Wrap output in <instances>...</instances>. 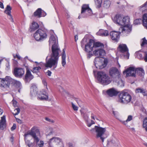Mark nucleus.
<instances>
[{"instance_id":"nucleus-1","label":"nucleus","mask_w":147,"mask_h":147,"mask_svg":"<svg viewBox=\"0 0 147 147\" xmlns=\"http://www.w3.org/2000/svg\"><path fill=\"white\" fill-rule=\"evenodd\" d=\"M49 45H52L51 47L52 53L50 55V58L47 59L48 56L46 59L45 66L47 68L53 67L55 68L57 65L59 57V52L60 49L58 45L57 37L55 35H51L49 40Z\"/></svg>"},{"instance_id":"nucleus-2","label":"nucleus","mask_w":147,"mask_h":147,"mask_svg":"<svg viewBox=\"0 0 147 147\" xmlns=\"http://www.w3.org/2000/svg\"><path fill=\"white\" fill-rule=\"evenodd\" d=\"M98 82L104 85H107L110 83L112 79L104 72L98 71L96 76Z\"/></svg>"},{"instance_id":"nucleus-3","label":"nucleus","mask_w":147,"mask_h":147,"mask_svg":"<svg viewBox=\"0 0 147 147\" xmlns=\"http://www.w3.org/2000/svg\"><path fill=\"white\" fill-rule=\"evenodd\" d=\"M119 102L122 103L127 104L131 99V97L129 93L123 90L119 94Z\"/></svg>"},{"instance_id":"nucleus-4","label":"nucleus","mask_w":147,"mask_h":147,"mask_svg":"<svg viewBox=\"0 0 147 147\" xmlns=\"http://www.w3.org/2000/svg\"><path fill=\"white\" fill-rule=\"evenodd\" d=\"M93 129H95L96 133V136L97 138H100L102 142H104V139L107 137V135L106 132V128H103L97 126H95L94 128Z\"/></svg>"},{"instance_id":"nucleus-5","label":"nucleus","mask_w":147,"mask_h":147,"mask_svg":"<svg viewBox=\"0 0 147 147\" xmlns=\"http://www.w3.org/2000/svg\"><path fill=\"white\" fill-rule=\"evenodd\" d=\"M47 33L46 30L38 29L34 34V36L36 41L42 40L47 38Z\"/></svg>"},{"instance_id":"nucleus-6","label":"nucleus","mask_w":147,"mask_h":147,"mask_svg":"<svg viewBox=\"0 0 147 147\" xmlns=\"http://www.w3.org/2000/svg\"><path fill=\"white\" fill-rule=\"evenodd\" d=\"M108 63L107 59L101 58L99 57H96L94 61V63L96 68L98 69H102L105 67Z\"/></svg>"},{"instance_id":"nucleus-7","label":"nucleus","mask_w":147,"mask_h":147,"mask_svg":"<svg viewBox=\"0 0 147 147\" xmlns=\"http://www.w3.org/2000/svg\"><path fill=\"white\" fill-rule=\"evenodd\" d=\"M92 13V11L89 8L88 5H83L82 6L81 15L78 16V18L80 19L82 17H86L91 14Z\"/></svg>"},{"instance_id":"nucleus-8","label":"nucleus","mask_w":147,"mask_h":147,"mask_svg":"<svg viewBox=\"0 0 147 147\" xmlns=\"http://www.w3.org/2000/svg\"><path fill=\"white\" fill-rule=\"evenodd\" d=\"M136 68L134 67H130L123 72V73L126 74V76H131L136 78Z\"/></svg>"},{"instance_id":"nucleus-9","label":"nucleus","mask_w":147,"mask_h":147,"mask_svg":"<svg viewBox=\"0 0 147 147\" xmlns=\"http://www.w3.org/2000/svg\"><path fill=\"white\" fill-rule=\"evenodd\" d=\"M109 74L110 76L115 78H119L120 77L119 72L117 69L113 67L109 70Z\"/></svg>"},{"instance_id":"nucleus-10","label":"nucleus","mask_w":147,"mask_h":147,"mask_svg":"<svg viewBox=\"0 0 147 147\" xmlns=\"http://www.w3.org/2000/svg\"><path fill=\"white\" fill-rule=\"evenodd\" d=\"M118 49L119 51L122 53H124L126 52L127 53L125 56L127 59L129 58V54L128 52L129 50L126 45L120 44L119 45Z\"/></svg>"},{"instance_id":"nucleus-11","label":"nucleus","mask_w":147,"mask_h":147,"mask_svg":"<svg viewBox=\"0 0 147 147\" xmlns=\"http://www.w3.org/2000/svg\"><path fill=\"white\" fill-rule=\"evenodd\" d=\"M93 40L90 39L88 42L85 45V48L84 50L86 53L91 52L92 51L93 47L92 46L93 45Z\"/></svg>"},{"instance_id":"nucleus-12","label":"nucleus","mask_w":147,"mask_h":147,"mask_svg":"<svg viewBox=\"0 0 147 147\" xmlns=\"http://www.w3.org/2000/svg\"><path fill=\"white\" fill-rule=\"evenodd\" d=\"M24 73V69L18 67L15 68L13 74L17 77H22Z\"/></svg>"},{"instance_id":"nucleus-13","label":"nucleus","mask_w":147,"mask_h":147,"mask_svg":"<svg viewBox=\"0 0 147 147\" xmlns=\"http://www.w3.org/2000/svg\"><path fill=\"white\" fill-rule=\"evenodd\" d=\"M34 78V76L31 74V71L28 69H26V71L24 80L26 83H29Z\"/></svg>"},{"instance_id":"nucleus-14","label":"nucleus","mask_w":147,"mask_h":147,"mask_svg":"<svg viewBox=\"0 0 147 147\" xmlns=\"http://www.w3.org/2000/svg\"><path fill=\"white\" fill-rule=\"evenodd\" d=\"M120 32L115 31H113L110 33L111 39L115 42H117L119 40Z\"/></svg>"},{"instance_id":"nucleus-15","label":"nucleus","mask_w":147,"mask_h":147,"mask_svg":"<svg viewBox=\"0 0 147 147\" xmlns=\"http://www.w3.org/2000/svg\"><path fill=\"white\" fill-rule=\"evenodd\" d=\"M103 48H97L93 51V53L96 56L102 57L105 54V52Z\"/></svg>"},{"instance_id":"nucleus-16","label":"nucleus","mask_w":147,"mask_h":147,"mask_svg":"<svg viewBox=\"0 0 147 147\" xmlns=\"http://www.w3.org/2000/svg\"><path fill=\"white\" fill-rule=\"evenodd\" d=\"M144 71L143 69L141 67L136 68V77L139 79L143 78L144 75Z\"/></svg>"},{"instance_id":"nucleus-17","label":"nucleus","mask_w":147,"mask_h":147,"mask_svg":"<svg viewBox=\"0 0 147 147\" xmlns=\"http://www.w3.org/2000/svg\"><path fill=\"white\" fill-rule=\"evenodd\" d=\"M38 98L41 100H46L48 99V96L47 93L45 90H43L40 92L38 96Z\"/></svg>"},{"instance_id":"nucleus-18","label":"nucleus","mask_w":147,"mask_h":147,"mask_svg":"<svg viewBox=\"0 0 147 147\" xmlns=\"http://www.w3.org/2000/svg\"><path fill=\"white\" fill-rule=\"evenodd\" d=\"M106 93L109 96L112 97L117 96L119 92L115 88H113L107 90Z\"/></svg>"},{"instance_id":"nucleus-19","label":"nucleus","mask_w":147,"mask_h":147,"mask_svg":"<svg viewBox=\"0 0 147 147\" xmlns=\"http://www.w3.org/2000/svg\"><path fill=\"white\" fill-rule=\"evenodd\" d=\"M122 18V16L121 14H117L113 18H112V19L115 23L121 25Z\"/></svg>"},{"instance_id":"nucleus-20","label":"nucleus","mask_w":147,"mask_h":147,"mask_svg":"<svg viewBox=\"0 0 147 147\" xmlns=\"http://www.w3.org/2000/svg\"><path fill=\"white\" fill-rule=\"evenodd\" d=\"M5 80V85L6 87H9L10 84L12 85L13 82L14 81V79H12L9 76H6L5 78H4Z\"/></svg>"},{"instance_id":"nucleus-21","label":"nucleus","mask_w":147,"mask_h":147,"mask_svg":"<svg viewBox=\"0 0 147 147\" xmlns=\"http://www.w3.org/2000/svg\"><path fill=\"white\" fill-rule=\"evenodd\" d=\"M11 7L9 5H7L6 8V9L4 11V12L10 16V20H11L12 22H13L14 20L11 14Z\"/></svg>"},{"instance_id":"nucleus-22","label":"nucleus","mask_w":147,"mask_h":147,"mask_svg":"<svg viewBox=\"0 0 147 147\" xmlns=\"http://www.w3.org/2000/svg\"><path fill=\"white\" fill-rule=\"evenodd\" d=\"M96 34L98 36H106L109 35V32L107 30L100 29L96 33Z\"/></svg>"},{"instance_id":"nucleus-23","label":"nucleus","mask_w":147,"mask_h":147,"mask_svg":"<svg viewBox=\"0 0 147 147\" xmlns=\"http://www.w3.org/2000/svg\"><path fill=\"white\" fill-rule=\"evenodd\" d=\"M131 27L130 26V25H126L122 28L121 32L129 34L131 31Z\"/></svg>"},{"instance_id":"nucleus-24","label":"nucleus","mask_w":147,"mask_h":147,"mask_svg":"<svg viewBox=\"0 0 147 147\" xmlns=\"http://www.w3.org/2000/svg\"><path fill=\"white\" fill-rule=\"evenodd\" d=\"M93 48H104V45L103 44L99 42H95L93 40Z\"/></svg>"},{"instance_id":"nucleus-25","label":"nucleus","mask_w":147,"mask_h":147,"mask_svg":"<svg viewBox=\"0 0 147 147\" xmlns=\"http://www.w3.org/2000/svg\"><path fill=\"white\" fill-rule=\"evenodd\" d=\"M37 88L35 85L32 84L30 88V94L32 96L35 95L37 94Z\"/></svg>"},{"instance_id":"nucleus-26","label":"nucleus","mask_w":147,"mask_h":147,"mask_svg":"<svg viewBox=\"0 0 147 147\" xmlns=\"http://www.w3.org/2000/svg\"><path fill=\"white\" fill-rule=\"evenodd\" d=\"M130 22V19L129 17L126 16L123 17L122 20H121V24L123 25L124 26L126 25H129V22Z\"/></svg>"},{"instance_id":"nucleus-27","label":"nucleus","mask_w":147,"mask_h":147,"mask_svg":"<svg viewBox=\"0 0 147 147\" xmlns=\"http://www.w3.org/2000/svg\"><path fill=\"white\" fill-rule=\"evenodd\" d=\"M30 135H31L34 139V142H36L37 144L39 141V138L36 136L35 132L32 131L29 133Z\"/></svg>"},{"instance_id":"nucleus-28","label":"nucleus","mask_w":147,"mask_h":147,"mask_svg":"<svg viewBox=\"0 0 147 147\" xmlns=\"http://www.w3.org/2000/svg\"><path fill=\"white\" fill-rule=\"evenodd\" d=\"M42 9L40 8H38L34 13L33 15L35 17L38 18L41 17V13Z\"/></svg>"},{"instance_id":"nucleus-29","label":"nucleus","mask_w":147,"mask_h":147,"mask_svg":"<svg viewBox=\"0 0 147 147\" xmlns=\"http://www.w3.org/2000/svg\"><path fill=\"white\" fill-rule=\"evenodd\" d=\"M142 23L143 26L147 29V14L143 15Z\"/></svg>"},{"instance_id":"nucleus-30","label":"nucleus","mask_w":147,"mask_h":147,"mask_svg":"<svg viewBox=\"0 0 147 147\" xmlns=\"http://www.w3.org/2000/svg\"><path fill=\"white\" fill-rule=\"evenodd\" d=\"M12 85L14 86L17 88H22V85L21 83L19 81L15 80H14Z\"/></svg>"},{"instance_id":"nucleus-31","label":"nucleus","mask_w":147,"mask_h":147,"mask_svg":"<svg viewBox=\"0 0 147 147\" xmlns=\"http://www.w3.org/2000/svg\"><path fill=\"white\" fill-rule=\"evenodd\" d=\"M135 92L136 93H142L144 96L146 95V90L143 88H136L135 90Z\"/></svg>"},{"instance_id":"nucleus-32","label":"nucleus","mask_w":147,"mask_h":147,"mask_svg":"<svg viewBox=\"0 0 147 147\" xmlns=\"http://www.w3.org/2000/svg\"><path fill=\"white\" fill-rule=\"evenodd\" d=\"M6 122L5 117L3 115L1 117V120L0 121V128H3V126L5 125V123Z\"/></svg>"},{"instance_id":"nucleus-33","label":"nucleus","mask_w":147,"mask_h":147,"mask_svg":"<svg viewBox=\"0 0 147 147\" xmlns=\"http://www.w3.org/2000/svg\"><path fill=\"white\" fill-rule=\"evenodd\" d=\"M142 40V41L141 44V46L142 49H143L145 46L146 47V49L147 50V40H146L145 37L143 38Z\"/></svg>"},{"instance_id":"nucleus-34","label":"nucleus","mask_w":147,"mask_h":147,"mask_svg":"<svg viewBox=\"0 0 147 147\" xmlns=\"http://www.w3.org/2000/svg\"><path fill=\"white\" fill-rule=\"evenodd\" d=\"M39 27V26L37 23L33 22L32 24V26L31 27V28L32 31H34L38 29Z\"/></svg>"},{"instance_id":"nucleus-35","label":"nucleus","mask_w":147,"mask_h":147,"mask_svg":"<svg viewBox=\"0 0 147 147\" xmlns=\"http://www.w3.org/2000/svg\"><path fill=\"white\" fill-rule=\"evenodd\" d=\"M41 67L39 66L38 67H35L33 68L32 70V71L33 73H36L37 75L39 76L38 73L39 72L40 70L41 69Z\"/></svg>"},{"instance_id":"nucleus-36","label":"nucleus","mask_w":147,"mask_h":147,"mask_svg":"<svg viewBox=\"0 0 147 147\" xmlns=\"http://www.w3.org/2000/svg\"><path fill=\"white\" fill-rule=\"evenodd\" d=\"M135 56L136 58H137L140 60H143V57L141 54L140 53L139 51L136 52L135 53Z\"/></svg>"},{"instance_id":"nucleus-37","label":"nucleus","mask_w":147,"mask_h":147,"mask_svg":"<svg viewBox=\"0 0 147 147\" xmlns=\"http://www.w3.org/2000/svg\"><path fill=\"white\" fill-rule=\"evenodd\" d=\"M110 5V2L109 0L105 1L103 4V7L106 8H108Z\"/></svg>"},{"instance_id":"nucleus-38","label":"nucleus","mask_w":147,"mask_h":147,"mask_svg":"<svg viewBox=\"0 0 147 147\" xmlns=\"http://www.w3.org/2000/svg\"><path fill=\"white\" fill-rule=\"evenodd\" d=\"M95 2L97 8H99L101 6L102 2V0H94Z\"/></svg>"},{"instance_id":"nucleus-39","label":"nucleus","mask_w":147,"mask_h":147,"mask_svg":"<svg viewBox=\"0 0 147 147\" xmlns=\"http://www.w3.org/2000/svg\"><path fill=\"white\" fill-rule=\"evenodd\" d=\"M53 139H55V140H56V142H61V139L57 137H53L49 140V145H50L52 141L53 140Z\"/></svg>"},{"instance_id":"nucleus-40","label":"nucleus","mask_w":147,"mask_h":147,"mask_svg":"<svg viewBox=\"0 0 147 147\" xmlns=\"http://www.w3.org/2000/svg\"><path fill=\"white\" fill-rule=\"evenodd\" d=\"M82 115L83 116V118L84 119L86 122H88V116L86 113H84L83 112H81Z\"/></svg>"},{"instance_id":"nucleus-41","label":"nucleus","mask_w":147,"mask_h":147,"mask_svg":"<svg viewBox=\"0 0 147 147\" xmlns=\"http://www.w3.org/2000/svg\"><path fill=\"white\" fill-rule=\"evenodd\" d=\"M143 127L145 128L146 131L147 132V117H146L143 121Z\"/></svg>"},{"instance_id":"nucleus-42","label":"nucleus","mask_w":147,"mask_h":147,"mask_svg":"<svg viewBox=\"0 0 147 147\" xmlns=\"http://www.w3.org/2000/svg\"><path fill=\"white\" fill-rule=\"evenodd\" d=\"M66 56H65L64 55H62L61 56V63L63 66L64 67L66 64L65 61Z\"/></svg>"},{"instance_id":"nucleus-43","label":"nucleus","mask_w":147,"mask_h":147,"mask_svg":"<svg viewBox=\"0 0 147 147\" xmlns=\"http://www.w3.org/2000/svg\"><path fill=\"white\" fill-rule=\"evenodd\" d=\"M0 86L3 87H6L4 78H0Z\"/></svg>"},{"instance_id":"nucleus-44","label":"nucleus","mask_w":147,"mask_h":147,"mask_svg":"<svg viewBox=\"0 0 147 147\" xmlns=\"http://www.w3.org/2000/svg\"><path fill=\"white\" fill-rule=\"evenodd\" d=\"M142 20L141 19H137L134 21V24L135 25H138L140 24L142 22Z\"/></svg>"},{"instance_id":"nucleus-45","label":"nucleus","mask_w":147,"mask_h":147,"mask_svg":"<svg viewBox=\"0 0 147 147\" xmlns=\"http://www.w3.org/2000/svg\"><path fill=\"white\" fill-rule=\"evenodd\" d=\"M144 53V57H143L144 60L146 62H147V52L143 51Z\"/></svg>"},{"instance_id":"nucleus-46","label":"nucleus","mask_w":147,"mask_h":147,"mask_svg":"<svg viewBox=\"0 0 147 147\" xmlns=\"http://www.w3.org/2000/svg\"><path fill=\"white\" fill-rule=\"evenodd\" d=\"M17 111V112L15 113H12L13 114L14 116L20 113V109L19 108H16L14 110V111Z\"/></svg>"},{"instance_id":"nucleus-47","label":"nucleus","mask_w":147,"mask_h":147,"mask_svg":"<svg viewBox=\"0 0 147 147\" xmlns=\"http://www.w3.org/2000/svg\"><path fill=\"white\" fill-rule=\"evenodd\" d=\"M86 42V39L85 38H83L82 40L81 41V46L82 48L84 47V44L85 42Z\"/></svg>"},{"instance_id":"nucleus-48","label":"nucleus","mask_w":147,"mask_h":147,"mask_svg":"<svg viewBox=\"0 0 147 147\" xmlns=\"http://www.w3.org/2000/svg\"><path fill=\"white\" fill-rule=\"evenodd\" d=\"M71 105L74 111H77L78 110V107L76 106L75 105L73 102H71Z\"/></svg>"},{"instance_id":"nucleus-49","label":"nucleus","mask_w":147,"mask_h":147,"mask_svg":"<svg viewBox=\"0 0 147 147\" xmlns=\"http://www.w3.org/2000/svg\"><path fill=\"white\" fill-rule=\"evenodd\" d=\"M42 83L43 84H44L45 86H46V89L47 90H48V88L47 87V84L46 82V80H42Z\"/></svg>"},{"instance_id":"nucleus-50","label":"nucleus","mask_w":147,"mask_h":147,"mask_svg":"<svg viewBox=\"0 0 147 147\" xmlns=\"http://www.w3.org/2000/svg\"><path fill=\"white\" fill-rule=\"evenodd\" d=\"M45 119L47 121L51 123H54V121L53 120H51V119L48 118V117H46L45 118Z\"/></svg>"},{"instance_id":"nucleus-51","label":"nucleus","mask_w":147,"mask_h":147,"mask_svg":"<svg viewBox=\"0 0 147 147\" xmlns=\"http://www.w3.org/2000/svg\"><path fill=\"white\" fill-rule=\"evenodd\" d=\"M40 143L38 144V146L39 147H42L43 146L44 143L42 141H40Z\"/></svg>"},{"instance_id":"nucleus-52","label":"nucleus","mask_w":147,"mask_h":147,"mask_svg":"<svg viewBox=\"0 0 147 147\" xmlns=\"http://www.w3.org/2000/svg\"><path fill=\"white\" fill-rule=\"evenodd\" d=\"M16 127V125L14 123L13 124L12 126L11 127V131H13L14 130H15Z\"/></svg>"},{"instance_id":"nucleus-53","label":"nucleus","mask_w":147,"mask_h":147,"mask_svg":"<svg viewBox=\"0 0 147 147\" xmlns=\"http://www.w3.org/2000/svg\"><path fill=\"white\" fill-rule=\"evenodd\" d=\"M87 53H88V54H87V57H88L89 58H90L93 55V54L92 53V52H91Z\"/></svg>"},{"instance_id":"nucleus-54","label":"nucleus","mask_w":147,"mask_h":147,"mask_svg":"<svg viewBox=\"0 0 147 147\" xmlns=\"http://www.w3.org/2000/svg\"><path fill=\"white\" fill-rule=\"evenodd\" d=\"M132 119V116L131 115H129L127 119V121H131Z\"/></svg>"},{"instance_id":"nucleus-55","label":"nucleus","mask_w":147,"mask_h":147,"mask_svg":"<svg viewBox=\"0 0 147 147\" xmlns=\"http://www.w3.org/2000/svg\"><path fill=\"white\" fill-rule=\"evenodd\" d=\"M41 17H45V16L47 14L44 11H43L42 10V13H41Z\"/></svg>"},{"instance_id":"nucleus-56","label":"nucleus","mask_w":147,"mask_h":147,"mask_svg":"<svg viewBox=\"0 0 147 147\" xmlns=\"http://www.w3.org/2000/svg\"><path fill=\"white\" fill-rule=\"evenodd\" d=\"M12 102H13V106L14 107H16L17 106V102L15 100H12Z\"/></svg>"},{"instance_id":"nucleus-57","label":"nucleus","mask_w":147,"mask_h":147,"mask_svg":"<svg viewBox=\"0 0 147 147\" xmlns=\"http://www.w3.org/2000/svg\"><path fill=\"white\" fill-rule=\"evenodd\" d=\"M16 118V121L17 122H18V123H19L20 124H21L22 123V121L19 118Z\"/></svg>"},{"instance_id":"nucleus-58","label":"nucleus","mask_w":147,"mask_h":147,"mask_svg":"<svg viewBox=\"0 0 147 147\" xmlns=\"http://www.w3.org/2000/svg\"><path fill=\"white\" fill-rule=\"evenodd\" d=\"M113 113L115 116L116 117L117 116L118 112L116 111H113Z\"/></svg>"},{"instance_id":"nucleus-59","label":"nucleus","mask_w":147,"mask_h":147,"mask_svg":"<svg viewBox=\"0 0 147 147\" xmlns=\"http://www.w3.org/2000/svg\"><path fill=\"white\" fill-rule=\"evenodd\" d=\"M47 75L49 76H51V72L49 70H48L47 72Z\"/></svg>"},{"instance_id":"nucleus-60","label":"nucleus","mask_w":147,"mask_h":147,"mask_svg":"<svg viewBox=\"0 0 147 147\" xmlns=\"http://www.w3.org/2000/svg\"><path fill=\"white\" fill-rule=\"evenodd\" d=\"M14 58H17L19 59H20V56L16 54L15 56H14Z\"/></svg>"},{"instance_id":"nucleus-61","label":"nucleus","mask_w":147,"mask_h":147,"mask_svg":"<svg viewBox=\"0 0 147 147\" xmlns=\"http://www.w3.org/2000/svg\"><path fill=\"white\" fill-rule=\"evenodd\" d=\"M68 146L69 147H73V144L69 142L68 144Z\"/></svg>"},{"instance_id":"nucleus-62","label":"nucleus","mask_w":147,"mask_h":147,"mask_svg":"<svg viewBox=\"0 0 147 147\" xmlns=\"http://www.w3.org/2000/svg\"><path fill=\"white\" fill-rule=\"evenodd\" d=\"M0 7L1 8H4V6L3 3L1 2H0Z\"/></svg>"},{"instance_id":"nucleus-63","label":"nucleus","mask_w":147,"mask_h":147,"mask_svg":"<svg viewBox=\"0 0 147 147\" xmlns=\"http://www.w3.org/2000/svg\"><path fill=\"white\" fill-rule=\"evenodd\" d=\"M75 100L77 102L78 104H79V103L81 102V101H80V100H79L78 98H75Z\"/></svg>"},{"instance_id":"nucleus-64","label":"nucleus","mask_w":147,"mask_h":147,"mask_svg":"<svg viewBox=\"0 0 147 147\" xmlns=\"http://www.w3.org/2000/svg\"><path fill=\"white\" fill-rule=\"evenodd\" d=\"M86 122V123L88 127H90L91 126V125L92 124V123H88V122Z\"/></svg>"}]
</instances>
